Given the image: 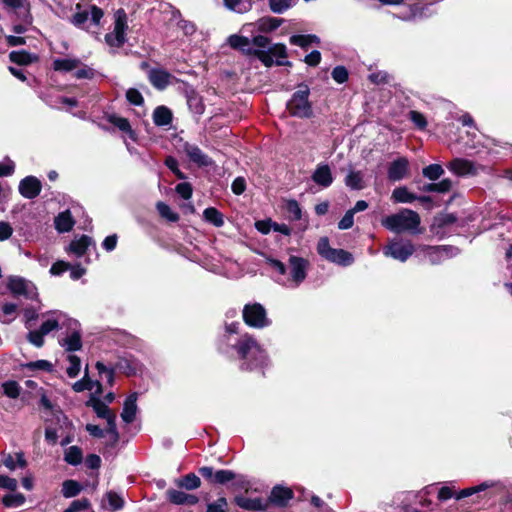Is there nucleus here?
Segmentation results:
<instances>
[{
  "label": "nucleus",
  "instance_id": "obj_1",
  "mask_svg": "<svg viewBox=\"0 0 512 512\" xmlns=\"http://www.w3.org/2000/svg\"><path fill=\"white\" fill-rule=\"evenodd\" d=\"M232 348L240 361V370L251 372L263 369L267 365L268 356L257 340L249 333L243 334Z\"/></svg>",
  "mask_w": 512,
  "mask_h": 512
},
{
  "label": "nucleus",
  "instance_id": "obj_2",
  "mask_svg": "<svg viewBox=\"0 0 512 512\" xmlns=\"http://www.w3.org/2000/svg\"><path fill=\"white\" fill-rule=\"evenodd\" d=\"M199 475L212 486H224L230 483V488L234 491L249 487V481L243 475L236 474L232 470L218 469L212 466H202L198 468Z\"/></svg>",
  "mask_w": 512,
  "mask_h": 512
},
{
  "label": "nucleus",
  "instance_id": "obj_3",
  "mask_svg": "<svg viewBox=\"0 0 512 512\" xmlns=\"http://www.w3.org/2000/svg\"><path fill=\"white\" fill-rule=\"evenodd\" d=\"M290 99L286 102V110L290 116L300 119H311L314 117L313 104L310 101V88L302 82L297 85Z\"/></svg>",
  "mask_w": 512,
  "mask_h": 512
},
{
  "label": "nucleus",
  "instance_id": "obj_4",
  "mask_svg": "<svg viewBox=\"0 0 512 512\" xmlns=\"http://www.w3.org/2000/svg\"><path fill=\"white\" fill-rule=\"evenodd\" d=\"M420 216L411 209H402L396 214L387 216L382 224L388 230L401 233L408 230H414L420 225Z\"/></svg>",
  "mask_w": 512,
  "mask_h": 512
},
{
  "label": "nucleus",
  "instance_id": "obj_5",
  "mask_svg": "<svg viewBox=\"0 0 512 512\" xmlns=\"http://www.w3.org/2000/svg\"><path fill=\"white\" fill-rule=\"evenodd\" d=\"M317 252L325 260L341 266H350L354 262L352 253L344 249L332 248L329 243V238L326 236L319 239Z\"/></svg>",
  "mask_w": 512,
  "mask_h": 512
},
{
  "label": "nucleus",
  "instance_id": "obj_6",
  "mask_svg": "<svg viewBox=\"0 0 512 512\" xmlns=\"http://www.w3.org/2000/svg\"><path fill=\"white\" fill-rule=\"evenodd\" d=\"M244 323L252 328L262 329L271 324L265 307L260 303L245 304L242 310Z\"/></svg>",
  "mask_w": 512,
  "mask_h": 512
},
{
  "label": "nucleus",
  "instance_id": "obj_7",
  "mask_svg": "<svg viewBox=\"0 0 512 512\" xmlns=\"http://www.w3.org/2000/svg\"><path fill=\"white\" fill-rule=\"evenodd\" d=\"M127 29V14L120 8L115 13L114 30L105 35V42L111 47L121 48L126 43Z\"/></svg>",
  "mask_w": 512,
  "mask_h": 512
},
{
  "label": "nucleus",
  "instance_id": "obj_8",
  "mask_svg": "<svg viewBox=\"0 0 512 512\" xmlns=\"http://www.w3.org/2000/svg\"><path fill=\"white\" fill-rule=\"evenodd\" d=\"M82 5L80 3L76 4V12L70 17L69 21L71 24H73L75 27L84 29L85 24L89 19L91 23L98 26L100 24L101 19L104 16V11L102 8L98 7L97 5H90V9L88 10H81Z\"/></svg>",
  "mask_w": 512,
  "mask_h": 512
},
{
  "label": "nucleus",
  "instance_id": "obj_9",
  "mask_svg": "<svg viewBox=\"0 0 512 512\" xmlns=\"http://www.w3.org/2000/svg\"><path fill=\"white\" fill-rule=\"evenodd\" d=\"M7 288L13 296H23L29 300H38L37 287L30 281L20 276H10L7 282Z\"/></svg>",
  "mask_w": 512,
  "mask_h": 512
},
{
  "label": "nucleus",
  "instance_id": "obj_10",
  "mask_svg": "<svg viewBox=\"0 0 512 512\" xmlns=\"http://www.w3.org/2000/svg\"><path fill=\"white\" fill-rule=\"evenodd\" d=\"M414 252L415 247L409 240H393L384 248L386 256L401 262H405Z\"/></svg>",
  "mask_w": 512,
  "mask_h": 512
},
{
  "label": "nucleus",
  "instance_id": "obj_11",
  "mask_svg": "<svg viewBox=\"0 0 512 512\" xmlns=\"http://www.w3.org/2000/svg\"><path fill=\"white\" fill-rule=\"evenodd\" d=\"M254 56L265 66L272 67L275 64L273 57L276 60L285 59L288 56L286 45L283 43H276L269 47L268 50L252 51Z\"/></svg>",
  "mask_w": 512,
  "mask_h": 512
},
{
  "label": "nucleus",
  "instance_id": "obj_12",
  "mask_svg": "<svg viewBox=\"0 0 512 512\" xmlns=\"http://www.w3.org/2000/svg\"><path fill=\"white\" fill-rule=\"evenodd\" d=\"M294 498V492L291 488L283 485H275L268 496V503L278 508L287 507L290 500Z\"/></svg>",
  "mask_w": 512,
  "mask_h": 512
},
{
  "label": "nucleus",
  "instance_id": "obj_13",
  "mask_svg": "<svg viewBox=\"0 0 512 512\" xmlns=\"http://www.w3.org/2000/svg\"><path fill=\"white\" fill-rule=\"evenodd\" d=\"M18 190L22 197L31 200L40 195L42 183L36 176L29 175L20 181Z\"/></svg>",
  "mask_w": 512,
  "mask_h": 512
},
{
  "label": "nucleus",
  "instance_id": "obj_14",
  "mask_svg": "<svg viewBox=\"0 0 512 512\" xmlns=\"http://www.w3.org/2000/svg\"><path fill=\"white\" fill-rule=\"evenodd\" d=\"M289 264L291 279L298 286L306 279L309 262L305 258L292 255L289 257Z\"/></svg>",
  "mask_w": 512,
  "mask_h": 512
},
{
  "label": "nucleus",
  "instance_id": "obj_15",
  "mask_svg": "<svg viewBox=\"0 0 512 512\" xmlns=\"http://www.w3.org/2000/svg\"><path fill=\"white\" fill-rule=\"evenodd\" d=\"M183 151L190 161L197 164L199 167H208L213 165L214 161L195 144L185 142L183 144Z\"/></svg>",
  "mask_w": 512,
  "mask_h": 512
},
{
  "label": "nucleus",
  "instance_id": "obj_16",
  "mask_svg": "<svg viewBox=\"0 0 512 512\" xmlns=\"http://www.w3.org/2000/svg\"><path fill=\"white\" fill-rule=\"evenodd\" d=\"M104 119L116 127L119 131L126 134L132 141L136 142L138 135L135 130L132 129L130 121L122 116L115 113H105Z\"/></svg>",
  "mask_w": 512,
  "mask_h": 512
},
{
  "label": "nucleus",
  "instance_id": "obj_17",
  "mask_svg": "<svg viewBox=\"0 0 512 512\" xmlns=\"http://www.w3.org/2000/svg\"><path fill=\"white\" fill-rule=\"evenodd\" d=\"M409 161L406 157H399L393 160L387 170V177L390 181H400L408 175Z\"/></svg>",
  "mask_w": 512,
  "mask_h": 512
},
{
  "label": "nucleus",
  "instance_id": "obj_18",
  "mask_svg": "<svg viewBox=\"0 0 512 512\" xmlns=\"http://www.w3.org/2000/svg\"><path fill=\"white\" fill-rule=\"evenodd\" d=\"M447 168L457 176L477 174L474 162L464 158H454L448 163Z\"/></svg>",
  "mask_w": 512,
  "mask_h": 512
},
{
  "label": "nucleus",
  "instance_id": "obj_19",
  "mask_svg": "<svg viewBox=\"0 0 512 512\" xmlns=\"http://www.w3.org/2000/svg\"><path fill=\"white\" fill-rule=\"evenodd\" d=\"M172 77L170 72L162 68H152L148 72V80L157 90L166 89L170 85Z\"/></svg>",
  "mask_w": 512,
  "mask_h": 512
},
{
  "label": "nucleus",
  "instance_id": "obj_20",
  "mask_svg": "<svg viewBox=\"0 0 512 512\" xmlns=\"http://www.w3.org/2000/svg\"><path fill=\"white\" fill-rule=\"evenodd\" d=\"M41 391V397L39 401V405L44 407L47 410H50L53 412V415L56 418L57 423L60 425V428L66 427V428H73L72 421L69 420V418L63 413V411L58 408L57 410L53 411V404L50 401V399L47 397L44 388H40Z\"/></svg>",
  "mask_w": 512,
  "mask_h": 512
},
{
  "label": "nucleus",
  "instance_id": "obj_21",
  "mask_svg": "<svg viewBox=\"0 0 512 512\" xmlns=\"http://www.w3.org/2000/svg\"><path fill=\"white\" fill-rule=\"evenodd\" d=\"M167 500L175 505L193 506L198 503L199 498L196 495L188 494L176 489L166 491Z\"/></svg>",
  "mask_w": 512,
  "mask_h": 512
},
{
  "label": "nucleus",
  "instance_id": "obj_22",
  "mask_svg": "<svg viewBox=\"0 0 512 512\" xmlns=\"http://www.w3.org/2000/svg\"><path fill=\"white\" fill-rule=\"evenodd\" d=\"M228 45L237 51H240L242 54L247 56H254L252 51H259V49H254L250 47V40L246 36L232 34L227 39Z\"/></svg>",
  "mask_w": 512,
  "mask_h": 512
},
{
  "label": "nucleus",
  "instance_id": "obj_23",
  "mask_svg": "<svg viewBox=\"0 0 512 512\" xmlns=\"http://www.w3.org/2000/svg\"><path fill=\"white\" fill-rule=\"evenodd\" d=\"M138 393L129 394L124 403L121 418L126 424L132 423L136 418Z\"/></svg>",
  "mask_w": 512,
  "mask_h": 512
},
{
  "label": "nucleus",
  "instance_id": "obj_24",
  "mask_svg": "<svg viewBox=\"0 0 512 512\" xmlns=\"http://www.w3.org/2000/svg\"><path fill=\"white\" fill-rule=\"evenodd\" d=\"M234 503L241 509L247 511H264L268 506V504H264L262 499L259 497L247 498L242 495L235 496Z\"/></svg>",
  "mask_w": 512,
  "mask_h": 512
},
{
  "label": "nucleus",
  "instance_id": "obj_25",
  "mask_svg": "<svg viewBox=\"0 0 512 512\" xmlns=\"http://www.w3.org/2000/svg\"><path fill=\"white\" fill-rule=\"evenodd\" d=\"M312 180L324 188L329 187L333 182V176L328 164H319L311 176Z\"/></svg>",
  "mask_w": 512,
  "mask_h": 512
},
{
  "label": "nucleus",
  "instance_id": "obj_26",
  "mask_svg": "<svg viewBox=\"0 0 512 512\" xmlns=\"http://www.w3.org/2000/svg\"><path fill=\"white\" fill-rule=\"evenodd\" d=\"M138 366V361L132 356L119 357L114 365L116 370L127 377L135 376L138 372Z\"/></svg>",
  "mask_w": 512,
  "mask_h": 512
},
{
  "label": "nucleus",
  "instance_id": "obj_27",
  "mask_svg": "<svg viewBox=\"0 0 512 512\" xmlns=\"http://www.w3.org/2000/svg\"><path fill=\"white\" fill-rule=\"evenodd\" d=\"M76 221L69 209L60 212L54 219L55 229L59 233H66L73 229Z\"/></svg>",
  "mask_w": 512,
  "mask_h": 512
},
{
  "label": "nucleus",
  "instance_id": "obj_28",
  "mask_svg": "<svg viewBox=\"0 0 512 512\" xmlns=\"http://www.w3.org/2000/svg\"><path fill=\"white\" fill-rule=\"evenodd\" d=\"M9 60L19 66H27L37 62L39 56L26 50H15L9 53Z\"/></svg>",
  "mask_w": 512,
  "mask_h": 512
},
{
  "label": "nucleus",
  "instance_id": "obj_29",
  "mask_svg": "<svg viewBox=\"0 0 512 512\" xmlns=\"http://www.w3.org/2000/svg\"><path fill=\"white\" fill-rule=\"evenodd\" d=\"M152 118L156 126H168L173 121V113L167 106L160 105L154 109Z\"/></svg>",
  "mask_w": 512,
  "mask_h": 512
},
{
  "label": "nucleus",
  "instance_id": "obj_30",
  "mask_svg": "<svg viewBox=\"0 0 512 512\" xmlns=\"http://www.w3.org/2000/svg\"><path fill=\"white\" fill-rule=\"evenodd\" d=\"M92 242L93 240L90 236L83 234L79 239H74L70 242L68 250L77 257H82Z\"/></svg>",
  "mask_w": 512,
  "mask_h": 512
},
{
  "label": "nucleus",
  "instance_id": "obj_31",
  "mask_svg": "<svg viewBox=\"0 0 512 512\" xmlns=\"http://www.w3.org/2000/svg\"><path fill=\"white\" fill-rule=\"evenodd\" d=\"M80 65L81 60L78 58H57L52 63L53 70L58 72H71Z\"/></svg>",
  "mask_w": 512,
  "mask_h": 512
},
{
  "label": "nucleus",
  "instance_id": "obj_32",
  "mask_svg": "<svg viewBox=\"0 0 512 512\" xmlns=\"http://www.w3.org/2000/svg\"><path fill=\"white\" fill-rule=\"evenodd\" d=\"M187 98V105L191 112L202 115L205 111V104L203 102V98L199 93H197L195 90H191L186 95Z\"/></svg>",
  "mask_w": 512,
  "mask_h": 512
},
{
  "label": "nucleus",
  "instance_id": "obj_33",
  "mask_svg": "<svg viewBox=\"0 0 512 512\" xmlns=\"http://www.w3.org/2000/svg\"><path fill=\"white\" fill-rule=\"evenodd\" d=\"M62 346L65 347L68 352H75L82 349V336L80 331L74 330L69 336L63 339L60 342Z\"/></svg>",
  "mask_w": 512,
  "mask_h": 512
},
{
  "label": "nucleus",
  "instance_id": "obj_34",
  "mask_svg": "<svg viewBox=\"0 0 512 512\" xmlns=\"http://www.w3.org/2000/svg\"><path fill=\"white\" fill-rule=\"evenodd\" d=\"M417 195L410 192L407 187L401 186L393 190L391 199L395 203H412L416 201Z\"/></svg>",
  "mask_w": 512,
  "mask_h": 512
},
{
  "label": "nucleus",
  "instance_id": "obj_35",
  "mask_svg": "<svg viewBox=\"0 0 512 512\" xmlns=\"http://www.w3.org/2000/svg\"><path fill=\"white\" fill-rule=\"evenodd\" d=\"M457 216L454 213H439L433 218L432 229H444L447 226L457 222Z\"/></svg>",
  "mask_w": 512,
  "mask_h": 512
},
{
  "label": "nucleus",
  "instance_id": "obj_36",
  "mask_svg": "<svg viewBox=\"0 0 512 512\" xmlns=\"http://www.w3.org/2000/svg\"><path fill=\"white\" fill-rule=\"evenodd\" d=\"M203 219L215 227L224 225V215L215 207H208L203 211Z\"/></svg>",
  "mask_w": 512,
  "mask_h": 512
},
{
  "label": "nucleus",
  "instance_id": "obj_37",
  "mask_svg": "<svg viewBox=\"0 0 512 512\" xmlns=\"http://www.w3.org/2000/svg\"><path fill=\"white\" fill-rule=\"evenodd\" d=\"M175 484L179 488H184L186 490H194L201 486L200 477L194 473H188L184 475L182 478L177 479Z\"/></svg>",
  "mask_w": 512,
  "mask_h": 512
},
{
  "label": "nucleus",
  "instance_id": "obj_38",
  "mask_svg": "<svg viewBox=\"0 0 512 512\" xmlns=\"http://www.w3.org/2000/svg\"><path fill=\"white\" fill-rule=\"evenodd\" d=\"M487 488H488V485L486 483H481L480 485H477V486L464 488V489L460 490L459 492H457V494L455 495V499L461 500V499L476 495V499L472 500V502H477L478 499L481 498L480 493L485 491Z\"/></svg>",
  "mask_w": 512,
  "mask_h": 512
},
{
  "label": "nucleus",
  "instance_id": "obj_39",
  "mask_svg": "<svg viewBox=\"0 0 512 512\" xmlns=\"http://www.w3.org/2000/svg\"><path fill=\"white\" fill-rule=\"evenodd\" d=\"M344 183L352 190H362L365 187L363 174L361 171H350L346 175Z\"/></svg>",
  "mask_w": 512,
  "mask_h": 512
},
{
  "label": "nucleus",
  "instance_id": "obj_40",
  "mask_svg": "<svg viewBox=\"0 0 512 512\" xmlns=\"http://www.w3.org/2000/svg\"><path fill=\"white\" fill-rule=\"evenodd\" d=\"M283 21V19L276 17H262L257 21V27L260 32L268 33L276 30Z\"/></svg>",
  "mask_w": 512,
  "mask_h": 512
},
{
  "label": "nucleus",
  "instance_id": "obj_41",
  "mask_svg": "<svg viewBox=\"0 0 512 512\" xmlns=\"http://www.w3.org/2000/svg\"><path fill=\"white\" fill-rule=\"evenodd\" d=\"M64 461L72 466H77L83 461V451L79 446H70L65 450Z\"/></svg>",
  "mask_w": 512,
  "mask_h": 512
},
{
  "label": "nucleus",
  "instance_id": "obj_42",
  "mask_svg": "<svg viewBox=\"0 0 512 512\" xmlns=\"http://www.w3.org/2000/svg\"><path fill=\"white\" fill-rule=\"evenodd\" d=\"M290 44L299 46L302 49H307L312 43H319L318 36L314 34L307 35H292L289 39Z\"/></svg>",
  "mask_w": 512,
  "mask_h": 512
},
{
  "label": "nucleus",
  "instance_id": "obj_43",
  "mask_svg": "<svg viewBox=\"0 0 512 512\" xmlns=\"http://www.w3.org/2000/svg\"><path fill=\"white\" fill-rule=\"evenodd\" d=\"M82 489L83 487L78 481L68 479L62 483L61 492L65 498H72L77 496L82 491Z\"/></svg>",
  "mask_w": 512,
  "mask_h": 512
},
{
  "label": "nucleus",
  "instance_id": "obj_44",
  "mask_svg": "<svg viewBox=\"0 0 512 512\" xmlns=\"http://www.w3.org/2000/svg\"><path fill=\"white\" fill-rule=\"evenodd\" d=\"M284 209L292 221H298L302 218V209L300 204L295 199H288L285 201Z\"/></svg>",
  "mask_w": 512,
  "mask_h": 512
},
{
  "label": "nucleus",
  "instance_id": "obj_45",
  "mask_svg": "<svg viewBox=\"0 0 512 512\" xmlns=\"http://www.w3.org/2000/svg\"><path fill=\"white\" fill-rule=\"evenodd\" d=\"M156 209L159 213V215L166 219L169 222H178L180 219V216L178 213L174 212L168 204L165 202L159 201L156 203Z\"/></svg>",
  "mask_w": 512,
  "mask_h": 512
},
{
  "label": "nucleus",
  "instance_id": "obj_46",
  "mask_svg": "<svg viewBox=\"0 0 512 512\" xmlns=\"http://www.w3.org/2000/svg\"><path fill=\"white\" fill-rule=\"evenodd\" d=\"M3 394L11 399H17L21 393V386L15 380H7L1 384Z\"/></svg>",
  "mask_w": 512,
  "mask_h": 512
},
{
  "label": "nucleus",
  "instance_id": "obj_47",
  "mask_svg": "<svg viewBox=\"0 0 512 512\" xmlns=\"http://www.w3.org/2000/svg\"><path fill=\"white\" fill-rule=\"evenodd\" d=\"M444 174V169L440 164H430L422 169V175L431 180L436 181Z\"/></svg>",
  "mask_w": 512,
  "mask_h": 512
},
{
  "label": "nucleus",
  "instance_id": "obj_48",
  "mask_svg": "<svg viewBox=\"0 0 512 512\" xmlns=\"http://www.w3.org/2000/svg\"><path fill=\"white\" fill-rule=\"evenodd\" d=\"M72 389L77 393L85 390L91 391L93 389V380L89 377L88 366H86L84 376L72 385Z\"/></svg>",
  "mask_w": 512,
  "mask_h": 512
},
{
  "label": "nucleus",
  "instance_id": "obj_49",
  "mask_svg": "<svg viewBox=\"0 0 512 512\" xmlns=\"http://www.w3.org/2000/svg\"><path fill=\"white\" fill-rule=\"evenodd\" d=\"M25 496L22 493L6 494L2 498V504L5 507H19L25 503Z\"/></svg>",
  "mask_w": 512,
  "mask_h": 512
},
{
  "label": "nucleus",
  "instance_id": "obj_50",
  "mask_svg": "<svg viewBox=\"0 0 512 512\" xmlns=\"http://www.w3.org/2000/svg\"><path fill=\"white\" fill-rule=\"evenodd\" d=\"M106 498L108 500L109 509L112 512L121 510L124 507V499L115 491H108L106 493Z\"/></svg>",
  "mask_w": 512,
  "mask_h": 512
},
{
  "label": "nucleus",
  "instance_id": "obj_51",
  "mask_svg": "<svg viewBox=\"0 0 512 512\" xmlns=\"http://www.w3.org/2000/svg\"><path fill=\"white\" fill-rule=\"evenodd\" d=\"M164 164L178 179L185 180L187 178L186 174L179 169V164L175 157L167 156Z\"/></svg>",
  "mask_w": 512,
  "mask_h": 512
},
{
  "label": "nucleus",
  "instance_id": "obj_52",
  "mask_svg": "<svg viewBox=\"0 0 512 512\" xmlns=\"http://www.w3.org/2000/svg\"><path fill=\"white\" fill-rule=\"evenodd\" d=\"M67 359L70 365L67 368L66 373L70 378H75L81 370V360L77 355L73 354L68 355Z\"/></svg>",
  "mask_w": 512,
  "mask_h": 512
},
{
  "label": "nucleus",
  "instance_id": "obj_53",
  "mask_svg": "<svg viewBox=\"0 0 512 512\" xmlns=\"http://www.w3.org/2000/svg\"><path fill=\"white\" fill-rule=\"evenodd\" d=\"M95 367L96 369L98 370L99 374H105L106 375V379H107V383L109 384V386H113L114 385V382H115V367H107L103 362L101 361H97L96 364H95Z\"/></svg>",
  "mask_w": 512,
  "mask_h": 512
},
{
  "label": "nucleus",
  "instance_id": "obj_54",
  "mask_svg": "<svg viewBox=\"0 0 512 512\" xmlns=\"http://www.w3.org/2000/svg\"><path fill=\"white\" fill-rule=\"evenodd\" d=\"M24 367L31 371H34V370H43L46 372L53 371V364L48 360L31 361V362L26 363L24 365Z\"/></svg>",
  "mask_w": 512,
  "mask_h": 512
},
{
  "label": "nucleus",
  "instance_id": "obj_55",
  "mask_svg": "<svg viewBox=\"0 0 512 512\" xmlns=\"http://www.w3.org/2000/svg\"><path fill=\"white\" fill-rule=\"evenodd\" d=\"M107 421V428L104 430L106 433H108L112 438L111 446H115L119 441V432L117 430L116 425V415H113Z\"/></svg>",
  "mask_w": 512,
  "mask_h": 512
},
{
  "label": "nucleus",
  "instance_id": "obj_56",
  "mask_svg": "<svg viewBox=\"0 0 512 512\" xmlns=\"http://www.w3.org/2000/svg\"><path fill=\"white\" fill-rule=\"evenodd\" d=\"M331 76L335 82L338 84H343L348 81L349 72L345 66L338 65L333 68Z\"/></svg>",
  "mask_w": 512,
  "mask_h": 512
},
{
  "label": "nucleus",
  "instance_id": "obj_57",
  "mask_svg": "<svg viewBox=\"0 0 512 512\" xmlns=\"http://www.w3.org/2000/svg\"><path fill=\"white\" fill-rule=\"evenodd\" d=\"M126 100L134 106H142L145 102L143 95L136 88H129L126 91Z\"/></svg>",
  "mask_w": 512,
  "mask_h": 512
},
{
  "label": "nucleus",
  "instance_id": "obj_58",
  "mask_svg": "<svg viewBox=\"0 0 512 512\" xmlns=\"http://www.w3.org/2000/svg\"><path fill=\"white\" fill-rule=\"evenodd\" d=\"M292 0H269V8L272 12L281 14L291 7Z\"/></svg>",
  "mask_w": 512,
  "mask_h": 512
},
{
  "label": "nucleus",
  "instance_id": "obj_59",
  "mask_svg": "<svg viewBox=\"0 0 512 512\" xmlns=\"http://www.w3.org/2000/svg\"><path fill=\"white\" fill-rule=\"evenodd\" d=\"M44 336L45 335L39 329L31 330L27 334V340L35 347L41 348L44 346L45 343Z\"/></svg>",
  "mask_w": 512,
  "mask_h": 512
},
{
  "label": "nucleus",
  "instance_id": "obj_60",
  "mask_svg": "<svg viewBox=\"0 0 512 512\" xmlns=\"http://www.w3.org/2000/svg\"><path fill=\"white\" fill-rule=\"evenodd\" d=\"M175 191L184 200H189L193 194V187L189 182H180L176 185Z\"/></svg>",
  "mask_w": 512,
  "mask_h": 512
},
{
  "label": "nucleus",
  "instance_id": "obj_61",
  "mask_svg": "<svg viewBox=\"0 0 512 512\" xmlns=\"http://www.w3.org/2000/svg\"><path fill=\"white\" fill-rule=\"evenodd\" d=\"M90 507V502L87 498L73 500L68 508H66L63 512H79L82 510H86Z\"/></svg>",
  "mask_w": 512,
  "mask_h": 512
},
{
  "label": "nucleus",
  "instance_id": "obj_62",
  "mask_svg": "<svg viewBox=\"0 0 512 512\" xmlns=\"http://www.w3.org/2000/svg\"><path fill=\"white\" fill-rule=\"evenodd\" d=\"M228 502L225 497H219L215 502L207 505L206 512H228Z\"/></svg>",
  "mask_w": 512,
  "mask_h": 512
},
{
  "label": "nucleus",
  "instance_id": "obj_63",
  "mask_svg": "<svg viewBox=\"0 0 512 512\" xmlns=\"http://www.w3.org/2000/svg\"><path fill=\"white\" fill-rule=\"evenodd\" d=\"M409 119L414 123V125L419 128L420 130H423L427 126V120L426 117L419 111L411 110L409 112Z\"/></svg>",
  "mask_w": 512,
  "mask_h": 512
},
{
  "label": "nucleus",
  "instance_id": "obj_64",
  "mask_svg": "<svg viewBox=\"0 0 512 512\" xmlns=\"http://www.w3.org/2000/svg\"><path fill=\"white\" fill-rule=\"evenodd\" d=\"M93 410L96 413L97 417L105 420L115 415L112 412V410L108 407V405L103 401L100 404H97V406L94 407Z\"/></svg>",
  "mask_w": 512,
  "mask_h": 512
}]
</instances>
